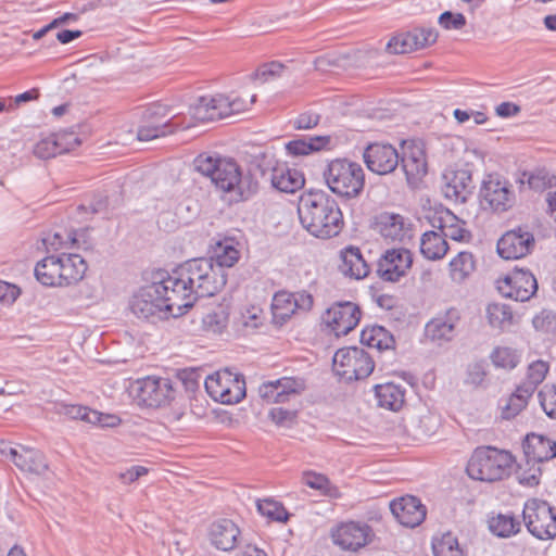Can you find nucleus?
I'll use <instances>...</instances> for the list:
<instances>
[{"instance_id":"1","label":"nucleus","mask_w":556,"mask_h":556,"mask_svg":"<svg viewBox=\"0 0 556 556\" xmlns=\"http://www.w3.org/2000/svg\"><path fill=\"white\" fill-rule=\"evenodd\" d=\"M184 312L193 306L199 298L213 296L226 285V273L213 265L211 258L198 257L179 265L167 275Z\"/></svg>"},{"instance_id":"2","label":"nucleus","mask_w":556,"mask_h":556,"mask_svg":"<svg viewBox=\"0 0 556 556\" xmlns=\"http://www.w3.org/2000/svg\"><path fill=\"white\" fill-rule=\"evenodd\" d=\"M298 214L302 227L319 239L338 236L344 226L338 202L321 190L304 192L299 200Z\"/></svg>"},{"instance_id":"3","label":"nucleus","mask_w":556,"mask_h":556,"mask_svg":"<svg viewBox=\"0 0 556 556\" xmlns=\"http://www.w3.org/2000/svg\"><path fill=\"white\" fill-rule=\"evenodd\" d=\"M174 290L167 276L140 288L129 301L130 312L139 319L155 323L169 316L182 315L179 301H175Z\"/></svg>"},{"instance_id":"4","label":"nucleus","mask_w":556,"mask_h":556,"mask_svg":"<svg viewBox=\"0 0 556 556\" xmlns=\"http://www.w3.org/2000/svg\"><path fill=\"white\" fill-rule=\"evenodd\" d=\"M195 169L211 178L217 189L232 194L235 201L249 199L256 190L247 184L237 162L229 157L200 154L194 160Z\"/></svg>"},{"instance_id":"5","label":"nucleus","mask_w":556,"mask_h":556,"mask_svg":"<svg viewBox=\"0 0 556 556\" xmlns=\"http://www.w3.org/2000/svg\"><path fill=\"white\" fill-rule=\"evenodd\" d=\"M514 463V456L507 451L491 446L478 447L468 463L467 471L472 479L494 482L508 477Z\"/></svg>"},{"instance_id":"6","label":"nucleus","mask_w":556,"mask_h":556,"mask_svg":"<svg viewBox=\"0 0 556 556\" xmlns=\"http://www.w3.org/2000/svg\"><path fill=\"white\" fill-rule=\"evenodd\" d=\"M323 176L331 192L342 198H356L364 189V169L359 164L346 159H336L329 162Z\"/></svg>"},{"instance_id":"7","label":"nucleus","mask_w":556,"mask_h":556,"mask_svg":"<svg viewBox=\"0 0 556 556\" xmlns=\"http://www.w3.org/2000/svg\"><path fill=\"white\" fill-rule=\"evenodd\" d=\"M333 370L343 380L351 382L367 378L375 368L372 357L361 348L339 349L332 359Z\"/></svg>"},{"instance_id":"8","label":"nucleus","mask_w":556,"mask_h":556,"mask_svg":"<svg viewBox=\"0 0 556 556\" xmlns=\"http://www.w3.org/2000/svg\"><path fill=\"white\" fill-rule=\"evenodd\" d=\"M249 103L239 98H230L225 94L201 97L191 106V115L199 122H212L228 117L248 110Z\"/></svg>"},{"instance_id":"9","label":"nucleus","mask_w":556,"mask_h":556,"mask_svg":"<svg viewBox=\"0 0 556 556\" xmlns=\"http://www.w3.org/2000/svg\"><path fill=\"white\" fill-rule=\"evenodd\" d=\"M523 520L528 531L539 540L556 538V514L545 501L532 498L526 502Z\"/></svg>"},{"instance_id":"10","label":"nucleus","mask_w":556,"mask_h":556,"mask_svg":"<svg viewBox=\"0 0 556 556\" xmlns=\"http://www.w3.org/2000/svg\"><path fill=\"white\" fill-rule=\"evenodd\" d=\"M482 203L492 211L503 213L516 203V194L511 184L500 174H489L482 181L480 189Z\"/></svg>"},{"instance_id":"11","label":"nucleus","mask_w":556,"mask_h":556,"mask_svg":"<svg viewBox=\"0 0 556 556\" xmlns=\"http://www.w3.org/2000/svg\"><path fill=\"white\" fill-rule=\"evenodd\" d=\"M372 528L364 521L339 523L331 531L333 543L343 551L357 552L374 541Z\"/></svg>"},{"instance_id":"12","label":"nucleus","mask_w":556,"mask_h":556,"mask_svg":"<svg viewBox=\"0 0 556 556\" xmlns=\"http://www.w3.org/2000/svg\"><path fill=\"white\" fill-rule=\"evenodd\" d=\"M258 167L262 180L281 192L293 193L302 189L305 184L304 175L300 170L290 168L283 163L267 160L265 166Z\"/></svg>"},{"instance_id":"13","label":"nucleus","mask_w":556,"mask_h":556,"mask_svg":"<svg viewBox=\"0 0 556 556\" xmlns=\"http://www.w3.org/2000/svg\"><path fill=\"white\" fill-rule=\"evenodd\" d=\"M175 390L168 378L146 377L138 381L136 399L139 405L161 407L174 399Z\"/></svg>"},{"instance_id":"14","label":"nucleus","mask_w":556,"mask_h":556,"mask_svg":"<svg viewBox=\"0 0 556 556\" xmlns=\"http://www.w3.org/2000/svg\"><path fill=\"white\" fill-rule=\"evenodd\" d=\"M459 321L460 313L457 308L451 307L444 312L438 313L425 326V337L427 341L437 346H443L451 342L457 336Z\"/></svg>"},{"instance_id":"15","label":"nucleus","mask_w":556,"mask_h":556,"mask_svg":"<svg viewBox=\"0 0 556 556\" xmlns=\"http://www.w3.org/2000/svg\"><path fill=\"white\" fill-rule=\"evenodd\" d=\"M497 290L504 298L526 302L536 293L538 282L529 270L515 269L497 280Z\"/></svg>"},{"instance_id":"16","label":"nucleus","mask_w":556,"mask_h":556,"mask_svg":"<svg viewBox=\"0 0 556 556\" xmlns=\"http://www.w3.org/2000/svg\"><path fill=\"white\" fill-rule=\"evenodd\" d=\"M535 245L528 226H518L506 231L497 241V253L505 260H518L531 253Z\"/></svg>"},{"instance_id":"17","label":"nucleus","mask_w":556,"mask_h":556,"mask_svg":"<svg viewBox=\"0 0 556 556\" xmlns=\"http://www.w3.org/2000/svg\"><path fill=\"white\" fill-rule=\"evenodd\" d=\"M438 36L437 29L432 27H415L391 38L387 45V51L393 54L410 53L433 45Z\"/></svg>"},{"instance_id":"18","label":"nucleus","mask_w":556,"mask_h":556,"mask_svg":"<svg viewBox=\"0 0 556 556\" xmlns=\"http://www.w3.org/2000/svg\"><path fill=\"white\" fill-rule=\"evenodd\" d=\"M305 389L306 383L303 378L282 377L263 382L258 387V395L267 404L285 403L291 396L301 394Z\"/></svg>"},{"instance_id":"19","label":"nucleus","mask_w":556,"mask_h":556,"mask_svg":"<svg viewBox=\"0 0 556 556\" xmlns=\"http://www.w3.org/2000/svg\"><path fill=\"white\" fill-rule=\"evenodd\" d=\"M313 306V296L306 291L290 293L287 291L277 292L271 302L274 320L280 325L285 324L296 311L307 312Z\"/></svg>"},{"instance_id":"20","label":"nucleus","mask_w":556,"mask_h":556,"mask_svg":"<svg viewBox=\"0 0 556 556\" xmlns=\"http://www.w3.org/2000/svg\"><path fill=\"white\" fill-rule=\"evenodd\" d=\"M323 319L337 337L345 336L358 325L361 309L352 302H339L326 311Z\"/></svg>"},{"instance_id":"21","label":"nucleus","mask_w":556,"mask_h":556,"mask_svg":"<svg viewBox=\"0 0 556 556\" xmlns=\"http://www.w3.org/2000/svg\"><path fill=\"white\" fill-rule=\"evenodd\" d=\"M364 162L369 170L378 175H387L395 170L400 164L397 150L389 143H371L363 153Z\"/></svg>"},{"instance_id":"22","label":"nucleus","mask_w":556,"mask_h":556,"mask_svg":"<svg viewBox=\"0 0 556 556\" xmlns=\"http://www.w3.org/2000/svg\"><path fill=\"white\" fill-rule=\"evenodd\" d=\"M413 263L409 250L390 249L384 252L377 264V274L386 281H397L410 268Z\"/></svg>"},{"instance_id":"23","label":"nucleus","mask_w":556,"mask_h":556,"mask_svg":"<svg viewBox=\"0 0 556 556\" xmlns=\"http://www.w3.org/2000/svg\"><path fill=\"white\" fill-rule=\"evenodd\" d=\"M375 229L389 242L404 243L412 238V224L397 213L382 212L377 215Z\"/></svg>"},{"instance_id":"24","label":"nucleus","mask_w":556,"mask_h":556,"mask_svg":"<svg viewBox=\"0 0 556 556\" xmlns=\"http://www.w3.org/2000/svg\"><path fill=\"white\" fill-rule=\"evenodd\" d=\"M390 509L395 519L403 526L415 528L426 518L427 509L419 498L406 495L390 503Z\"/></svg>"},{"instance_id":"25","label":"nucleus","mask_w":556,"mask_h":556,"mask_svg":"<svg viewBox=\"0 0 556 556\" xmlns=\"http://www.w3.org/2000/svg\"><path fill=\"white\" fill-rule=\"evenodd\" d=\"M400 156L401 169L409 185L415 184L427 173L426 155L421 146L404 142Z\"/></svg>"},{"instance_id":"26","label":"nucleus","mask_w":556,"mask_h":556,"mask_svg":"<svg viewBox=\"0 0 556 556\" xmlns=\"http://www.w3.org/2000/svg\"><path fill=\"white\" fill-rule=\"evenodd\" d=\"M522 450L528 464H539L556 457V441L542 434L529 433L522 442Z\"/></svg>"},{"instance_id":"27","label":"nucleus","mask_w":556,"mask_h":556,"mask_svg":"<svg viewBox=\"0 0 556 556\" xmlns=\"http://www.w3.org/2000/svg\"><path fill=\"white\" fill-rule=\"evenodd\" d=\"M442 190L446 198L465 202L473 189L469 170H448L443 174Z\"/></svg>"},{"instance_id":"28","label":"nucleus","mask_w":556,"mask_h":556,"mask_svg":"<svg viewBox=\"0 0 556 556\" xmlns=\"http://www.w3.org/2000/svg\"><path fill=\"white\" fill-rule=\"evenodd\" d=\"M9 455L14 465L23 471L42 475L48 470L47 460L38 450L20 445L18 447H9Z\"/></svg>"},{"instance_id":"29","label":"nucleus","mask_w":556,"mask_h":556,"mask_svg":"<svg viewBox=\"0 0 556 556\" xmlns=\"http://www.w3.org/2000/svg\"><path fill=\"white\" fill-rule=\"evenodd\" d=\"M239 535V528L229 519H220L213 522L208 533L211 544L224 552L236 547Z\"/></svg>"},{"instance_id":"30","label":"nucleus","mask_w":556,"mask_h":556,"mask_svg":"<svg viewBox=\"0 0 556 556\" xmlns=\"http://www.w3.org/2000/svg\"><path fill=\"white\" fill-rule=\"evenodd\" d=\"M340 260L341 264L339 265V270L346 277L362 279L369 273V267L361 250L356 247H348L342 250Z\"/></svg>"},{"instance_id":"31","label":"nucleus","mask_w":556,"mask_h":556,"mask_svg":"<svg viewBox=\"0 0 556 556\" xmlns=\"http://www.w3.org/2000/svg\"><path fill=\"white\" fill-rule=\"evenodd\" d=\"M62 287L80 281L87 270L86 261L79 254H61Z\"/></svg>"},{"instance_id":"32","label":"nucleus","mask_w":556,"mask_h":556,"mask_svg":"<svg viewBox=\"0 0 556 556\" xmlns=\"http://www.w3.org/2000/svg\"><path fill=\"white\" fill-rule=\"evenodd\" d=\"M375 394L378 406L390 412H399L405 402L404 390L400 386L391 382L377 384L375 387Z\"/></svg>"},{"instance_id":"33","label":"nucleus","mask_w":556,"mask_h":556,"mask_svg":"<svg viewBox=\"0 0 556 556\" xmlns=\"http://www.w3.org/2000/svg\"><path fill=\"white\" fill-rule=\"evenodd\" d=\"M36 279L47 287H62L60 256H47L35 267Z\"/></svg>"},{"instance_id":"34","label":"nucleus","mask_w":556,"mask_h":556,"mask_svg":"<svg viewBox=\"0 0 556 556\" xmlns=\"http://www.w3.org/2000/svg\"><path fill=\"white\" fill-rule=\"evenodd\" d=\"M448 251V244L445 241L441 230L437 229L426 231L420 238V252L430 261L441 260Z\"/></svg>"},{"instance_id":"35","label":"nucleus","mask_w":556,"mask_h":556,"mask_svg":"<svg viewBox=\"0 0 556 556\" xmlns=\"http://www.w3.org/2000/svg\"><path fill=\"white\" fill-rule=\"evenodd\" d=\"M204 386L207 393L215 401L223 404H235L245 396V390H241L239 384H235L232 389H227L222 382L215 381V378L210 376L205 379Z\"/></svg>"},{"instance_id":"36","label":"nucleus","mask_w":556,"mask_h":556,"mask_svg":"<svg viewBox=\"0 0 556 556\" xmlns=\"http://www.w3.org/2000/svg\"><path fill=\"white\" fill-rule=\"evenodd\" d=\"M361 342L378 351L392 350L395 343L393 336L382 326L365 328L361 333Z\"/></svg>"},{"instance_id":"37","label":"nucleus","mask_w":556,"mask_h":556,"mask_svg":"<svg viewBox=\"0 0 556 556\" xmlns=\"http://www.w3.org/2000/svg\"><path fill=\"white\" fill-rule=\"evenodd\" d=\"M438 225L433 222L432 226L441 230L444 239H452L454 241H467L470 238V233L459 224V220L455 215L446 212L444 216H440Z\"/></svg>"},{"instance_id":"38","label":"nucleus","mask_w":556,"mask_h":556,"mask_svg":"<svg viewBox=\"0 0 556 556\" xmlns=\"http://www.w3.org/2000/svg\"><path fill=\"white\" fill-rule=\"evenodd\" d=\"M330 136H315L303 139H295L287 143L286 148L292 155H306L329 147Z\"/></svg>"},{"instance_id":"39","label":"nucleus","mask_w":556,"mask_h":556,"mask_svg":"<svg viewBox=\"0 0 556 556\" xmlns=\"http://www.w3.org/2000/svg\"><path fill=\"white\" fill-rule=\"evenodd\" d=\"M476 268V261L472 253L459 252L450 262V276L455 282H463Z\"/></svg>"},{"instance_id":"40","label":"nucleus","mask_w":556,"mask_h":556,"mask_svg":"<svg viewBox=\"0 0 556 556\" xmlns=\"http://www.w3.org/2000/svg\"><path fill=\"white\" fill-rule=\"evenodd\" d=\"M302 483L330 498H340L342 496L340 489L321 473L305 471L302 475Z\"/></svg>"},{"instance_id":"41","label":"nucleus","mask_w":556,"mask_h":556,"mask_svg":"<svg viewBox=\"0 0 556 556\" xmlns=\"http://www.w3.org/2000/svg\"><path fill=\"white\" fill-rule=\"evenodd\" d=\"M490 531L500 538H509L520 531V521L513 515L498 514L489 520Z\"/></svg>"},{"instance_id":"42","label":"nucleus","mask_w":556,"mask_h":556,"mask_svg":"<svg viewBox=\"0 0 556 556\" xmlns=\"http://www.w3.org/2000/svg\"><path fill=\"white\" fill-rule=\"evenodd\" d=\"M229 320V313L223 305L215 307L202 317V328L205 332L219 334L222 333Z\"/></svg>"},{"instance_id":"43","label":"nucleus","mask_w":556,"mask_h":556,"mask_svg":"<svg viewBox=\"0 0 556 556\" xmlns=\"http://www.w3.org/2000/svg\"><path fill=\"white\" fill-rule=\"evenodd\" d=\"M213 265L218 266L222 273L226 267L233 266L239 260V251L228 241L218 242L214 254L210 256Z\"/></svg>"},{"instance_id":"44","label":"nucleus","mask_w":556,"mask_h":556,"mask_svg":"<svg viewBox=\"0 0 556 556\" xmlns=\"http://www.w3.org/2000/svg\"><path fill=\"white\" fill-rule=\"evenodd\" d=\"M441 427V419H408L405 429L414 439L430 438Z\"/></svg>"},{"instance_id":"45","label":"nucleus","mask_w":556,"mask_h":556,"mask_svg":"<svg viewBox=\"0 0 556 556\" xmlns=\"http://www.w3.org/2000/svg\"><path fill=\"white\" fill-rule=\"evenodd\" d=\"M548 371L547 363L543 361H535L528 367L527 379L519 386V391H526V393H533L536 387L545 379Z\"/></svg>"},{"instance_id":"46","label":"nucleus","mask_w":556,"mask_h":556,"mask_svg":"<svg viewBox=\"0 0 556 556\" xmlns=\"http://www.w3.org/2000/svg\"><path fill=\"white\" fill-rule=\"evenodd\" d=\"M432 549L434 556H464L457 539L450 532L434 539Z\"/></svg>"},{"instance_id":"47","label":"nucleus","mask_w":556,"mask_h":556,"mask_svg":"<svg viewBox=\"0 0 556 556\" xmlns=\"http://www.w3.org/2000/svg\"><path fill=\"white\" fill-rule=\"evenodd\" d=\"M491 359L494 366L504 369H514L520 362V354L508 346H498L492 354Z\"/></svg>"},{"instance_id":"48","label":"nucleus","mask_w":556,"mask_h":556,"mask_svg":"<svg viewBox=\"0 0 556 556\" xmlns=\"http://www.w3.org/2000/svg\"><path fill=\"white\" fill-rule=\"evenodd\" d=\"M79 235L80 233L78 231H71L67 233L66 239H64V236L61 232L55 231L45 236L42 238V243L48 252H54L64 247H67L68 243L75 244L78 242Z\"/></svg>"},{"instance_id":"49","label":"nucleus","mask_w":556,"mask_h":556,"mask_svg":"<svg viewBox=\"0 0 556 556\" xmlns=\"http://www.w3.org/2000/svg\"><path fill=\"white\" fill-rule=\"evenodd\" d=\"M486 317L492 327L503 328L505 324L510 323L513 315L508 306L494 303L488 305Z\"/></svg>"},{"instance_id":"50","label":"nucleus","mask_w":556,"mask_h":556,"mask_svg":"<svg viewBox=\"0 0 556 556\" xmlns=\"http://www.w3.org/2000/svg\"><path fill=\"white\" fill-rule=\"evenodd\" d=\"M256 505L260 514L270 520L283 522L288 519V513L285 507L274 500L257 501Z\"/></svg>"},{"instance_id":"51","label":"nucleus","mask_w":556,"mask_h":556,"mask_svg":"<svg viewBox=\"0 0 556 556\" xmlns=\"http://www.w3.org/2000/svg\"><path fill=\"white\" fill-rule=\"evenodd\" d=\"M173 131L168 122L159 124H144L138 128L137 138L140 141H149L159 137L166 136Z\"/></svg>"},{"instance_id":"52","label":"nucleus","mask_w":556,"mask_h":556,"mask_svg":"<svg viewBox=\"0 0 556 556\" xmlns=\"http://www.w3.org/2000/svg\"><path fill=\"white\" fill-rule=\"evenodd\" d=\"M533 393H526V391H519V387L516 392L513 393L504 405L503 417H516L527 406L528 399Z\"/></svg>"},{"instance_id":"53","label":"nucleus","mask_w":556,"mask_h":556,"mask_svg":"<svg viewBox=\"0 0 556 556\" xmlns=\"http://www.w3.org/2000/svg\"><path fill=\"white\" fill-rule=\"evenodd\" d=\"M56 414L63 415L65 417H89L90 413L97 414L98 417H114L112 414H103L97 413L96 410H91L87 406L75 405V404H60L56 408Z\"/></svg>"},{"instance_id":"54","label":"nucleus","mask_w":556,"mask_h":556,"mask_svg":"<svg viewBox=\"0 0 556 556\" xmlns=\"http://www.w3.org/2000/svg\"><path fill=\"white\" fill-rule=\"evenodd\" d=\"M34 153L37 157L42 160L51 159L61 154L58 148V141H55L53 135L38 141L35 144Z\"/></svg>"},{"instance_id":"55","label":"nucleus","mask_w":556,"mask_h":556,"mask_svg":"<svg viewBox=\"0 0 556 556\" xmlns=\"http://www.w3.org/2000/svg\"><path fill=\"white\" fill-rule=\"evenodd\" d=\"M211 378H215V381L222 382L227 389H232L235 384H239L241 390H245V381L243 376L233 374L229 369H223L210 375Z\"/></svg>"},{"instance_id":"56","label":"nucleus","mask_w":556,"mask_h":556,"mask_svg":"<svg viewBox=\"0 0 556 556\" xmlns=\"http://www.w3.org/2000/svg\"><path fill=\"white\" fill-rule=\"evenodd\" d=\"M532 323L536 330L547 333L556 331V314L552 311H542Z\"/></svg>"},{"instance_id":"57","label":"nucleus","mask_w":556,"mask_h":556,"mask_svg":"<svg viewBox=\"0 0 556 556\" xmlns=\"http://www.w3.org/2000/svg\"><path fill=\"white\" fill-rule=\"evenodd\" d=\"M53 138L58 141V148L61 154L70 152L80 144V139L74 131H60L53 134Z\"/></svg>"},{"instance_id":"58","label":"nucleus","mask_w":556,"mask_h":556,"mask_svg":"<svg viewBox=\"0 0 556 556\" xmlns=\"http://www.w3.org/2000/svg\"><path fill=\"white\" fill-rule=\"evenodd\" d=\"M286 70L285 64L273 61L262 65L255 73V77L261 79L262 81H268L269 79H274L280 77Z\"/></svg>"},{"instance_id":"59","label":"nucleus","mask_w":556,"mask_h":556,"mask_svg":"<svg viewBox=\"0 0 556 556\" xmlns=\"http://www.w3.org/2000/svg\"><path fill=\"white\" fill-rule=\"evenodd\" d=\"M438 23L447 30L462 29L466 25V17L462 13L445 11L439 16Z\"/></svg>"},{"instance_id":"60","label":"nucleus","mask_w":556,"mask_h":556,"mask_svg":"<svg viewBox=\"0 0 556 556\" xmlns=\"http://www.w3.org/2000/svg\"><path fill=\"white\" fill-rule=\"evenodd\" d=\"M526 180L529 187L534 190L544 189L547 185H551V180L547 179V174L544 172H539L535 174L523 173L522 177L519 179V182L523 185Z\"/></svg>"},{"instance_id":"61","label":"nucleus","mask_w":556,"mask_h":556,"mask_svg":"<svg viewBox=\"0 0 556 556\" xmlns=\"http://www.w3.org/2000/svg\"><path fill=\"white\" fill-rule=\"evenodd\" d=\"M320 115L314 112H304L300 114L293 122L296 129H312L318 125Z\"/></svg>"},{"instance_id":"62","label":"nucleus","mask_w":556,"mask_h":556,"mask_svg":"<svg viewBox=\"0 0 556 556\" xmlns=\"http://www.w3.org/2000/svg\"><path fill=\"white\" fill-rule=\"evenodd\" d=\"M20 295V289L11 283L0 280V302L7 305L12 304Z\"/></svg>"},{"instance_id":"63","label":"nucleus","mask_w":556,"mask_h":556,"mask_svg":"<svg viewBox=\"0 0 556 556\" xmlns=\"http://www.w3.org/2000/svg\"><path fill=\"white\" fill-rule=\"evenodd\" d=\"M149 472V469L144 466H132L128 468L126 471L118 473L119 480L125 483H134L140 477L146 476Z\"/></svg>"},{"instance_id":"64","label":"nucleus","mask_w":556,"mask_h":556,"mask_svg":"<svg viewBox=\"0 0 556 556\" xmlns=\"http://www.w3.org/2000/svg\"><path fill=\"white\" fill-rule=\"evenodd\" d=\"M541 405L547 417H556V389L541 392Z\"/></svg>"}]
</instances>
